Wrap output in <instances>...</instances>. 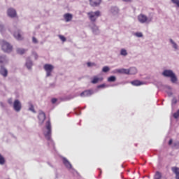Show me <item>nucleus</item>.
I'll use <instances>...</instances> for the list:
<instances>
[{"label":"nucleus","mask_w":179,"mask_h":179,"mask_svg":"<svg viewBox=\"0 0 179 179\" xmlns=\"http://www.w3.org/2000/svg\"><path fill=\"white\" fill-rule=\"evenodd\" d=\"M45 127L47 131H44V136L45 137V138L48 140V145L52 147V148H55V143L53 142V141L51 138V135H52V127H51V123L50 121L48 120L46 124H45Z\"/></svg>","instance_id":"1"},{"label":"nucleus","mask_w":179,"mask_h":179,"mask_svg":"<svg viewBox=\"0 0 179 179\" xmlns=\"http://www.w3.org/2000/svg\"><path fill=\"white\" fill-rule=\"evenodd\" d=\"M162 76L165 78H170L172 83H176L178 81L177 76L171 70H165L162 72Z\"/></svg>","instance_id":"2"},{"label":"nucleus","mask_w":179,"mask_h":179,"mask_svg":"<svg viewBox=\"0 0 179 179\" xmlns=\"http://www.w3.org/2000/svg\"><path fill=\"white\" fill-rule=\"evenodd\" d=\"M2 50L6 53H10L13 51V46L6 41H1Z\"/></svg>","instance_id":"3"},{"label":"nucleus","mask_w":179,"mask_h":179,"mask_svg":"<svg viewBox=\"0 0 179 179\" xmlns=\"http://www.w3.org/2000/svg\"><path fill=\"white\" fill-rule=\"evenodd\" d=\"M87 15L90 17V21L92 22V24H95L97 18L101 15L100 11H91L90 13H88Z\"/></svg>","instance_id":"4"},{"label":"nucleus","mask_w":179,"mask_h":179,"mask_svg":"<svg viewBox=\"0 0 179 179\" xmlns=\"http://www.w3.org/2000/svg\"><path fill=\"white\" fill-rule=\"evenodd\" d=\"M43 69L46 71V77H50L52 76V72L54 70V66L51 64H45Z\"/></svg>","instance_id":"5"},{"label":"nucleus","mask_w":179,"mask_h":179,"mask_svg":"<svg viewBox=\"0 0 179 179\" xmlns=\"http://www.w3.org/2000/svg\"><path fill=\"white\" fill-rule=\"evenodd\" d=\"M138 22H140L141 24L146 23L147 22H150L152 21V19L149 20V18H148V17L144 14H140V15L138 17Z\"/></svg>","instance_id":"6"},{"label":"nucleus","mask_w":179,"mask_h":179,"mask_svg":"<svg viewBox=\"0 0 179 179\" xmlns=\"http://www.w3.org/2000/svg\"><path fill=\"white\" fill-rule=\"evenodd\" d=\"M13 108L15 111L19 112L22 108V104L19 100H15L13 103Z\"/></svg>","instance_id":"7"},{"label":"nucleus","mask_w":179,"mask_h":179,"mask_svg":"<svg viewBox=\"0 0 179 179\" xmlns=\"http://www.w3.org/2000/svg\"><path fill=\"white\" fill-rule=\"evenodd\" d=\"M94 94V91L92 90H88L83 92L80 96L81 97H89L91 96Z\"/></svg>","instance_id":"8"},{"label":"nucleus","mask_w":179,"mask_h":179,"mask_svg":"<svg viewBox=\"0 0 179 179\" xmlns=\"http://www.w3.org/2000/svg\"><path fill=\"white\" fill-rule=\"evenodd\" d=\"M113 73H119V74H124V75H129L128 69H115L113 71Z\"/></svg>","instance_id":"9"},{"label":"nucleus","mask_w":179,"mask_h":179,"mask_svg":"<svg viewBox=\"0 0 179 179\" xmlns=\"http://www.w3.org/2000/svg\"><path fill=\"white\" fill-rule=\"evenodd\" d=\"M168 145L172 147L173 149H179V141H176L173 143V140H169V142H168Z\"/></svg>","instance_id":"10"},{"label":"nucleus","mask_w":179,"mask_h":179,"mask_svg":"<svg viewBox=\"0 0 179 179\" xmlns=\"http://www.w3.org/2000/svg\"><path fill=\"white\" fill-rule=\"evenodd\" d=\"M102 0H90V4L92 7L99 6Z\"/></svg>","instance_id":"11"},{"label":"nucleus","mask_w":179,"mask_h":179,"mask_svg":"<svg viewBox=\"0 0 179 179\" xmlns=\"http://www.w3.org/2000/svg\"><path fill=\"white\" fill-rule=\"evenodd\" d=\"M110 13L113 15H117L120 13V10H119L118 7H116L115 6H113V7H111L110 8Z\"/></svg>","instance_id":"12"},{"label":"nucleus","mask_w":179,"mask_h":179,"mask_svg":"<svg viewBox=\"0 0 179 179\" xmlns=\"http://www.w3.org/2000/svg\"><path fill=\"white\" fill-rule=\"evenodd\" d=\"M8 15L11 18L15 17L17 15L15 10H14V8H8Z\"/></svg>","instance_id":"13"},{"label":"nucleus","mask_w":179,"mask_h":179,"mask_svg":"<svg viewBox=\"0 0 179 179\" xmlns=\"http://www.w3.org/2000/svg\"><path fill=\"white\" fill-rule=\"evenodd\" d=\"M91 29L94 35H99L100 34L99 27H97V25H96V24H92Z\"/></svg>","instance_id":"14"},{"label":"nucleus","mask_w":179,"mask_h":179,"mask_svg":"<svg viewBox=\"0 0 179 179\" xmlns=\"http://www.w3.org/2000/svg\"><path fill=\"white\" fill-rule=\"evenodd\" d=\"M38 117L39 119V124H43V123L44 122V121L45 120V114L41 111V112H40Z\"/></svg>","instance_id":"15"},{"label":"nucleus","mask_w":179,"mask_h":179,"mask_svg":"<svg viewBox=\"0 0 179 179\" xmlns=\"http://www.w3.org/2000/svg\"><path fill=\"white\" fill-rule=\"evenodd\" d=\"M13 36L18 41H22L23 39L22 36H21V31H20V29H17V31L14 32Z\"/></svg>","instance_id":"16"},{"label":"nucleus","mask_w":179,"mask_h":179,"mask_svg":"<svg viewBox=\"0 0 179 179\" xmlns=\"http://www.w3.org/2000/svg\"><path fill=\"white\" fill-rule=\"evenodd\" d=\"M0 74L4 78H6L8 76V71L3 66H1Z\"/></svg>","instance_id":"17"},{"label":"nucleus","mask_w":179,"mask_h":179,"mask_svg":"<svg viewBox=\"0 0 179 179\" xmlns=\"http://www.w3.org/2000/svg\"><path fill=\"white\" fill-rule=\"evenodd\" d=\"M33 66V62L31 60L30 57H27V62H26V66L29 70L31 69V67Z\"/></svg>","instance_id":"18"},{"label":"nucleus","mask_w":179,"mask_h":179,"mask_svg":"<svg viewBox=\"0 0 179 179\" xmlns=\"http://www.w3.org/2000/svg\"><path fill=\"white\" fill-rule=\"evenodd\" d=\"M63 160V164L65 165V166L67 168V169H71L72 168V165L71 164V163L68 161L67 159H66L65 157H64L62 159Z\"/></svg>","instance_id":"19"},{"label":"nucleus","mask_w":179,"mask_h":179,"mask_svg":"<svg viewBox=\"0 0 179 179\" xmlns=\"http://www.w3.org/2000/svg\"><path fill=\"white\" fill-rule=\"evenodd\" d=\"M8 61V60L5 55H0V64H6Z\"/></svg>","instance_id":"20"},{"label":"nucleus","mask_w":179,"mask_h":179,"mask_svg":"<svg viewBox=\"0 0 179 179\" xmlns=\"http://www.w3.org/2000/svg\"><path fill=\"white\" fill-rule=\"evenodd\" d=\"M172 172L176 175V178L179 179V168L172 167Z\"/></svg>","instance_id":"21"},{"label":"nucleus","mask_w":179,"mask_h":179,"mask_svg":"<svg viewBox=\"0 0 179 179\" xmlns=\"http://www.w3.org/2000/svg\"><path fill=\"white\" fill-rule=\"evenodd\" d=\"M73 18V15L72 14H69V13H67V14H64V19L66 20V22H70L71 21Z\"/></svg>","instance_id":"22"},{"label":"nucleus","mask_w":179,"mask_h":179,"mask_svg":"<svg viewBox=\"0 0 179 179\" xmlns=\"http://www.w3.org/2000/svg\"><path fill=\"white\" fill-rule=\"evenodd\" d=\"M129 74L128 75H135L137 73V69L134 67L130 68L128 69Z\"/></svg>","instance_id":"23"},{"label":"nucleus","mask_w":179,"mask_h":179,"mask_svg":"<svg viewBox=\"0 0 179 179\" xmlns=\"http://www.w3.org/2000/svg\"><path fill=\"white\" fill-rule=\"evenodd\" d=\"M134 86H141V85H144V83L143 82H141L140 80H134V81H132L131 83Z\"/></svg>","instance_id":"24"},{"label":"nucleus","mask_w":179,"mask_h":179,"mask_svg":"<svg viewBox=\"0 0 179 179\" xmlns=\"http://www.w3.org/2000/svg\"><path fill=\"white\" fill-rule=\"evenodd\" d=\"M169 42L171 43V44H172V48H173L175 50H178V45L176 43V42H174V41H173L172 39H169Z\"/></svg>","instance_id":"25"},{"label":"nucleus","mask_w":179,"mask_h":179,"mask_svg":"<svg viewBox=\"0 0 179 179\" xmlns=\"http://www.w3.org/2000/svg\"><path fill=\"white\" fill-rule=\"evenodd\" d=\"M27 51V49H21V48H18L17 49V54L21 55H22L23 54H24Z\"/></svg>","instance_id":"26"},{"label":"nucleus","mask_w":179,"mask_h":179,"mask_svg":"<svg viewBox=\"0 0 179 179\" xmlns=\"http://www.w3.org/2000/svg\"><path fill=\"white\" fill-rule=\"evenodd\" d=\"M154 179H162V173L159 171L155 172V176H154Z\"/></svg>","instance_id":"27"},{"label":"nucleus","mask_w":179,"mask_h":179,"mask_svg":"<svg viewBox=\"0 0 179 179\" xmlns=\"http://www.w3.org/2000/svg\"><path fill=\"white\" fill-rule=\"evenodd\" d=\"M117 80V78H116V77L115 76H110V77H109L108 78V81L109 82V83H114V82H115Z\"/></svg>","instance_id":"28"},{"label":"nucleus","mask_w":179,"mask_h":179,"mask_svg":"<svg viewBox=\"0 0 179 179\" xmlns=\"http://www.w3.org/2000/svg\"><path fill=\"white\" fill-rule=\"evenodd\" d=\"M103 80V78H97V77H94V79L92 80V83H93V84H96V83H98V82L99 81V80Z\"/></svg>","instance_id":"29"},{"label":"nucleus","mask_w":179,"mask_h":179,"mask_svg":"<svg viewBox=\"0 0 179 179\" xmlns=\"http://www.w3.org/2000/svg\"><path fill=\"white\" fill-rule=\"evenodd\" d=\"M6 162L5 158L0 154V164L3 165Z\"/></svg>","instance_id":"30"},{"label":"nucleus","mask_w":179,"mask_h":179,"mask_svg":"<svg viewBox=\"0 0 179 179\" xmlns=\"http://www.w3.org/2000/svg\"><path fill=\"white\" fill-rule=\"evenodd\" d=\"M120 55H122V56H124V57L128 55V53H127L126 49H122L121 52H120Z\"/></svg>","instance_id":"31"},{"label":"nucleus","mask_w":179,"mask_h":179,"mask_svg":"<svg viewBox=\"0 0 179 179\" xmlns=\"http://www.w3.org/2000/svg\"><path fill=\"white\" fill-rule=\"evenodd\" d=\"M110 68L108 66H104L102 69L103 73H108L110 71Z\"/></svg>","instance_id":"32"},{"label":"nucleus","mask_w":179,"mask_h":179,"mask_svg":"<svg viewBox=\"0 0 179 179\" xmlns=\"http://www.w3.org/2000/svg\"><path fill=\"white\" fill-rule=\"evenodd\" d=\"M5 31L4 25L0 22V32L3 33Z\"/></svg>","instance_id":"33"},{"label":"nucleus","mask_w":179,"mask_h":179,"mask_svg":"<svg viewBox=\"0 0 179 179\" xmlns=\"http://www.w3.org/2000/svg\"><path fill=\"white\" fill-rule=\"evenodd\" d=\"M29 106H30V107H29V110L30 111H31V112L36 113V111H35V110H34V108L33 104H31V103H29Z\"/></svg>","instance_id":"34"},{"label":"nucleus","mask_w":179,"mask_h":179,"mask_svg":"<svg viewBox=\"0 0 179 179\" xmlns=\"http://www.w3.org/2000/svg\"><path fill=\"white\" fill-rule=\"evenodd\" d=\"M173 4H176L178 8H179V0H171Z\"/></svg>","instance_id":"35"},{"label":"nucleus","mask_w":179,"mask_h":179,"mask_svg":"<svg viewBox=\"0 0 179 179\" xmlns=\"http://www.w3.org/2000/svg\"><path fill=\"white\" fill-rule=\"evenodd\" d=\"M135 36L138 37V38H141V37L143 36L142 32H136Z\"/></svg>","instance_id":"36"},{"label":"nucleus","mask_w":179,"mask_h":179,"mask_svg":"<svg viewBox=\"0 0 179 179\" xmlns=\"http://www.w3.org/2000/svg\"><path fill=\"white\" fill-rule=\"evenodd\" d=\"M173 117H175V119H178L179 117V110H178L176 113H173Z\"/></svg>","instance_id":"37"},{"label":"nucleus","mask_w":179,"mask_h":179,"mask_svg":"<svg viewBox=\"0 0 179 179\" xmlns=\"http://www.w3.org/2000/svg\"><path fill=\"white\" fill-rule=\"evenodd\" d=\"M59 38L61 39L62 41L65 42L66 41L65 36H63V35H59Z\"/></svg>","instance_id":"38"},{"label":"nucleus","mask_w":179,"mask_h":179,"mask_svg":"<svg viewBox=\"0 0 179 179\" xmlns=\"http://www.w3.org/2000/svg\"><path fill=\"white\" fill-rule=\"evenodd\" d=\"M96 64L94 63H91V62H88L87 63V66L91 67V66H95Z\"/></svg>","instance_id":"39"},{"label":"nucleus","mask_w":179,"mask_h":179,"mask_svg":"<svg viewBox=\"0 0 179 179\" xmlns=\"http://www.w3.org/2000/svg\"><path fill=\"white\" fill-rule=\"evenodd\" d=\"M75 113L77 115H80L81 114V112L80 110L78 109H75Z\"/></svg>","instance_id":"40"},{"label":"nucleus","mask_w":179,"mask_h":179,"mask_svg":"<svg viewBox=\"0 0 179 179\" xmlns=\"http://www.w3.org/2000/svg\"><path fill=\"white\" fill-rule=\"evenodd\" d=\"M178 102V100L176 98H173V99H172V105H176Z\"/></svg>","instance_id":"41"},{"label":"nucleus","mask_w":179,"mask_h":179,"mask_svg":"<svg viewBox=\"0 0 179 179\" xmlns=\"http://www.w3.org/2000/svg\"><path fill=\"white\" fill-rule=\"evenodd\" d=\"M33 43L35 44L38 43V41H37L36 38H35L34 36H33Z\"/></svg>","instance_id":"42"},{"label":"nucleus","mask_w":179,"mask_h":179,"mask_svg":"<svg viewBox=\"0 0 179 179\" xmlns=\"http://www.w3.org/2000/svg\"><path fill=\"white\" fill-rule=\"evenodd\" d=\"M106 87V85L104 84L103 85H100L97 87L98 89H101V88H104Z\"/></svg>","instance_id":"43"},{"label":"nucleus","mask_w":179,"mask_h":179,"mask_svg":"<svg viewBox=\"0 0 179 179\" xmlns=\"http://www.w3.org/2000/svg\"><path fill=\"white\" fill-rule=\"evenodd\" d=\"M98 170L99 171V176H98V178H101V174H102V171H101V169H99Z\"/></svg>","instance_id":"44"},{"label":"nucleus","mask_w":179,"mask_h":179,"mask_svg":"<svg viewBox=\"0 0 179 179\" xmlns=\"http://www.w3.org/2000/svg\"><path fill=\"white\" fill-rule=\"evenodd\" d=\"M57 101V99H52V103H53V104H55L56 102Z\"/></svg>","instance_id":"45"},{"label":"nucleus","mask_w":179,"mask_h":179,"mask_svg":"<svg viewBox=\"0 0 179 179\" xmlns=\"http://www.w3.org/2000/svg\"><path fill=\"white\" fill-rule=\"evenodd\" d=\"M122 1L126 3H131L133 1V0H122Z\"/></svg>","instance_id":"46"},{"label":"nucleus","mask_w":179,"mask_h":179,"mask_svg":"<svg viewBox=\"0 0 179 179\" xmlns=\"http://www.w3.org/2000/svg\"><path fill=\"white\" fill-rule=\"evenodd\" d=\"M8 103L10 105H12V104H13V100H12V99H8Z\"/></svg>","instance_id":"47"},{"label":"nucleus","mask_w":179,"mask_h":179,"mask_svg":"<svg viewBox=\"0 0 179 179\" xmlns=\"http://www.w3.org/2000/svg\"><path fill=\"white\" fill-rule=\"evenodd\" d=\"M34 55L35 59L36 60L38 59V56L37 53H34Z\"/></svg>","instance_id":"48"},{"label":"nucleus","mask_w":179,"mask_h":179,"mask_svg":"<svg viewBox=\"0 0 179 179\" xmlns=\"http://www.w3.org/2000/svg\"><path fill=\"white\" fill-rule=\"evenodd\" d=\"M50 87H55V83L50 84Z\"/></svg>","instance_id":"49"},{"label":"nucleus","mask_w":179,"mask_h":179,"mask_svg":"<svg viewBox=\"0 0 179 179\" xmlns=\"http://www.w3.org/2000/svg\"><path fill=\"white\" fill-rule=\"evenodd\" d=\"M1 106L3 105V103H1Z\"/></svg>","instance_id":"50"},{"label":"nucleus","mask_w":179,"mask_h":179,"mask_svg":"<svg viewBox=\"0 0 179 179\" xmlns=\"http://www.w3.org/2000/svg\"><path fill=\"white\" fill-rule=\"evenodd\" d=\"M164 179H166V178H164Z\"/></svg>","instance_id":"51"}]
</instances>
